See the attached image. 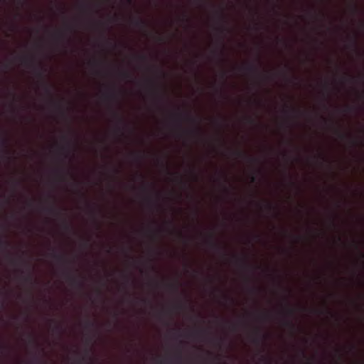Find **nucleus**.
Masks as SVG:
<instances>
[{"label":"nucleus","instance_id":"obj_1","mask_svg":"<svg viewBox=\"0 0 364 364\" xmlns=\"http://www.w3.org/2000/svg\"><path fill=\"white\" fill-rule=\"evenodd\" d=\"M205 119V117L200 112L191 117V123L193 125L191 129L193 137L196 143L203 147L208 144L206 132L203 127V122Z\"/></svg>","mask_w":364,"mask_h":364},{"label":"nucleus","instance_id":"obj_2","mask_svg":"<svg viewBox=\"0 0 364 364\" xmlns=\"http://www.w3.org/2000/svg\"><path fill=\"white\" fill-rule=\"evenodd\" d=\"M210 331L204 326H198L193 331V337L197 342H209L217 346H220L222 339H215L210 337Z\"/></svg>","mask_w":364,"mask_h":364},{"label":"nucleus","instance_id":"obj_3","mask_svg":"<svg viewBox=\"0 0 364 364\" xmlns=\"http://www.w3.org/2000/svg\"><path fill=\"white\" fill-rule=\"evenodd\" d=\"M198 236L201 240V244L214 250H220L221 247L215 242V232L213 229L209 230L208 232L198 229Z\"/></svg>","mask_w":364,"mask_h":364},{"label":"nucleus","instance_id":"obj_4","mask_svg":"<svg viewBox=\"0 0 364 364\" xmlns=\"http://www.w3.org/2000/svg\"><path fill=\"white\" fill-rule=\"evenodd\" d=\"M197 350L200 353V354L198 355V360L196 364H213L203 355L206 354L208 356H212L213 353L211 351L205 350L202 346H197Z\"/></svg>","mask_w":364,"mask_h":364},{"label":"nucleus","instance_id":"obj_5","mask_svg":"<svg viewBox=\"0 0 364 364\" xmlns=\"http://www.w3.org/2000/svg\"><path fill=\"white\" fill-rule=\"evenodd\" d=\"M205 160V158L203 157L200 159V164L198 167V173L195 175V179L196 181H201L203 179L204 173L205 170L202 167V164Z\"/></svg>","mask_w":364,"mask_h":364},{"label":"nucleus","instance_id":"obj_6","mask_svg":"<svg viewBox=\"0 0 364 364\" xmlns=\"http://www.w3.org/2000/svg\"><path fill=\"white\" fill-rule=\"evenodd\" d=\"M264 339H266V336L264 334H262L261 331L257 328L252 341L256 345H259Z\"/></svg>","mask_w":364,"mask_h":364},{"label":"nucleus","instance_id":"obj_7","mask_svg":"<svg viewBox=\"0 0 364 364\" xmlns=\"http://www.w3.org/2000/svg\"><path fill=\"white\" fill-rule=\"evenodd\" d=\"M242 70H245L246 72L259 75V70L258 68L253 63H247L245 66H243Z\"/></svg>","mask_w":364,"mask_h":364},{"label":"nucleus","instance_id":"obj_8","mask_svg":"<svg viewBox=\"0 0 364 364\" xmlns=\"http://www.w3.org/2000/svg\"><path fill=\"white\" fill-rule=\"evenodd\" d=\"M235 154L238 156V157H246L251 162H253V163H257L258 162V159H256L255 157H253V156H250L249 155H247L245 152L242 151V150L239 149V150H237L236 151H235Z\"/></svg>","mask_w":364,"mask_h":364},{"label":"nucleus","instance_id":"obj_9","mask_svg":"<svg viewBox=\"0 0 364 364\" xmlns=\"http://www.w3.org/2000/svg\"><path fill=\"white\" fill-rule=\"evenodd\" d=\"M235 259L237 263L242 268L245 269H250V267L247 262L246 259L243 257H235Z\"/></svg>","mask_w":364,"mask_h":364},{"label":"nucleus","instance_id":"obj_10","mask_svg":"<svg viewBox=\"0 0 364 364\" xmlns=\"http://www.w3.org/2000/svg\"><path fill=\"white\" fill-rule=\"evenodd\" d=\"M196 2L200 9H203L210 4V0H196Z\"/></svg>","mask_w":364,"mask_h":364},{"label":"nucleus","instance_id":"obj_11","mask_svg":"<svg viewBox=\"0 0 364 364\" xmlns=\"http://www.w3.org/2000/svg\"><path fill=\"white\" fill-rule=\"evenodd\" d=\"M284 323L286 326L289 327L292 330V331H294L295 325L293 323V322L291 321H290L288 318H286L284 321Z\"/></svg>","mask_w":364,"mask_h":364},{"label":"nucleus","instance_id":"obj_12","mask_svg":"<svg viewBox=\"0 0 364 364\" xmlns=\"http://www.w3.org/2000/svg\"><path fill=\"white\" fill-rule=\"evenodd\" d=\"M196 273L198 276L204 278L205 274V271H204V268H203V266L200 267L197 271H196Z\"/></svg>","mask_w":364,"mask_h":364},{"label":"nucleus","instance_id":"obj_13","mask_svg":"<svg viewBox=\"0 0 364 364\" xmlns=\"http://www.w3.org/2000/svg\"><path fill=\"white\" fill-rule=\"evenodd\" d=\"M216 30L220 34H223L226 31V28L223 25H220L216 28Z\"/></svg>","mask_w":364,"mask_h":364},{"label":"nucleus","instance_id":"obj_14","mask_svg":"<svg viewBox=\"0 0 364 364\" xmlns=\"http://www.w3.org/2000/svg\"><path fill=\"white\" fill-rule=\"evenodd\" d=\"M294 314V311L293 309L291 308H288L285 312V315L287 316V317H290V316H292Z\"/></svg>","mask_w":364,"mask_h":364},{"label":"nucleus","instance_id":"obj_15","mask_svg":"<svg viewBox=\"0 0 364 364\" xmlns=\"http://www.w3.org/2000/svg\"><path fill=\"white\" fill-rule=\"evenodd\" d=\"M285 114H289L290 112L294 113H298L299 112L298 110H296L295 109H289L288 107H287V109L284 110Z\"/></svg>","mask_w":364,"mask_h":364},{"label":"nucleus","instance_id":"obj_16","mask_svg":"<svg viewBox=\"0 0 364 364\" xmlns=\"http://www.w3.org/2000/svg\"><path fill=\"white\" fill-rule=\"evenodd\" d=\"M217 16H218V21L220 23V22H223V20H224V16H223V14L222 12H218L217 13Z\"/></svg>","mask_w":364,"mask_h":364},{"label":"nucleus","instance_id":"obj_17","mask_svg":"<svg viewBox=\"0 0 364 364\" xmlns=\"http://www.w3.org/2000/svg\"><path fill=\"white\" fill-rule=\"evenodd\" d=\"M260 360L265 363H270V360L268 359L267 357L264 356V355H262L261 358H260Z\"/></svg>","mask_w":364,"mask_h":364},{"label":"nucleus","instance_id":"obj_18","mask_svg":"<svg viewBox=\"0 0 364 364\" xmlns=\"http://www.w3.org/2000/svg\"><path fill=\"white\" fill-rule=\"evenodd\" d=\"M198 80H199L200 83L202 84L203 82V76L200 72L198 74Z\"/></svg>","mask_w":364,"mask_h":364},{"label":"nucleus","instance_id":"obj_19","mask_svg":"<svg viewBox=\"0 0 364 364\" xmlns=\"http://www.w3.org/2000/svg\"><path fill=\"white\" fill-rule=\"evenodd\" d=\"M204 55H204V53H203V52H200V53H198L197 54V56H196V57H197V58H198V60H200L201 58H203L204 57Z\"/></svg>","mask_w":364,"mask_h":364},{"label":"nucleus","instance_id":"obj_20","mask_svg":"<svg viewBox=\"0 0 364 364\" xmlns=\"http://www.w3.org/2000/svg\"><path fill=\"white\" fill-rule=\"evenodd\" d=\"M198 317L202 323H205V317L200 313Z\"/></svg>","mask_w":364,"mask_h":364},{"label":"nucleus","instance_id":"obj_21","mask_svg":"<svg viewBox=\"0 0 364 364\" xmlns=\"http://www.w3.org/2000/svg\"><path fill=\"white\" fill-rule=\"evenodd\" d=\"M352 7H353V11H354V12H357V11H358V6H357V5H356L355 4H353V6H352Z\"/></svg>","mask_w":364,"mask_h":364},{"label":"nucleus","instance_id":"obj_22","mask_svg":"<svg viewBox=\"0 0 364 364\" xmlns=\"http://www.w3.org/2000/svg\"><path fill=\"white\" fill-rule=\"evenodd\" d=\"M250 178L252 183H255L256 181V176L255 175H252Z\"/></svg>","mask_w":364,"mask_h":364},{"label":"nucleus","instance_id":"obj_23","mask_svg":"<svg viewBox=\"0 0 364 364\" xmlns=\"http://www.w3.org/2000/svg\"><path fill=\"white\" fill-rule=\"evenodd\" d=\"M352 43H353V46H357V41H356L355 38H353L352 39Z\"/></svg>","mask_w":364,"mask_h":364},{"label":"nucleus","instance_id":"obj_24","mask_svg":"<svg viewBox=\"0 0 364 364\" xmlns=\"http://www.w3.org/2000/svg\"><path fill=\"white\" fill-rule=\"evenodd\" d=\"M213 53L214 55H222L223 53L220 52V53H218V50H213Z\"/></svg>","mask_w":364,"mask_h":364},{"label":"nucleus","instance_id":"obj_25","mask_svg":"<svg viewBox=\"0 0 364 364\" xmlns=\"http://www.w3.org/2000/svg\"><path fill=\"white\" fill-rule=\"evenodd\" d=\"M261 318H262L263 320H267V319L269 318V315H267V314H265V315H262V316H261Z\"/></svg>","mask_w":364,"mask_h":364},{"label":"nucleus","instance_id":"obj_26","mask_svg":"<svg viewBox=\"0 0 364 364\" xmlns=\"http://www.w3.org/2000/svg\"><path fill=\"white\" fill-rule=\"evenodd\" d=\"M247 120L250 123H254L255 120L252 117H248Z\"/></svg>","mask_w":364,"mask_h":364},{"label":"nucleus","instance_id":"obj_27","mask_svg":"<svg viewBox=\"0 0 364 364\" xmlns=\"http://www.w3.org/2000/svg\"><path fill=\"white\" fill-rule=\"evenodd\" d=\"M337 132L338 133L339 136L341 137V138H345L346 137V135L341 133L340 132L337 131Z\"/></svg>","mask_w":364,"mask_h":364},{"label":"nucleus","instance_id":"obj_28","mask_svg":"<svg viewBox=\"0 0 364 364\" xmlns=\"http://www.w3.org/2000/svg\"><path fill=\"white\" fill-rule=\"evenodd\" d=\"M352 109H353V107H350V106H347V107H346V110H347L348 112H350V111H351Z\"/></svg>","mask_w":364,"mask_h":364},{"label":"nucleus","instance_id":"obj_29","mask_svg":"<svg viewBox=\"0 0 364 364\" xmlns=\"http://www.w3.org/2000/svg\"><path fill=\"white\" fill-rule=\"evenodd\" d=\"M267 207L268 208L269 210H272L273 208L272 205L271 204H267Z\"/></svg>","mask_w":364,"mask_h":364},{"label":"nucleus","instance_id":"obj_30","mask_svg":"<svg viewBox=\"0 0 364 364\" xmlns=\"http://www.w3.org/2000/svg\"><path fill=\"white\" fill-rule=\"evenodd\" d=\"M208 282L209 283H212L213 282V279H212V278L208 276Z\"/></svg>","mask_w":364,"mask_h":364},{"label":"nucleus","instance_id":"obj_31","mask_svg":"<svg viewBox=\"0 0 364 364\" xmlns=\"http://www.w3.org/2000/svg\"><path fill=\"white\" fill-rule=\"evenodd\" d=\"M250 291L252 292H255L256 291V289L255 287H252V288L250 289Z\"/></svg>","mask_w":364,"mask_h":364},{"label":"nucleus","instance_id":"obj_32","mask_svg":"<svg viewBox=\"0 0 364 364\" xmlns=\"http://www.w3.org/2000/svg\"><path fill=\"white\" fill-rule=\"evenodd\" d=\"M360 257H361L362 259H363V258H364V254H363V252H360Z\"/></svg>","mask_w":364,"mask_h":364},{"label":"nucleus","instance_id":"obj_33","mask_svg":"<svg viewBox=\"0 0 364 364\" xmlns=\"http://www.w3.org/2000/svg\"><path fill=\"white\" fill-rule=\"evenodd\" d=\"M232 329H233V330H235V329H236V325H235V324H234V325H232Z\"/></svg>","mask_w":364,"mask_h":364},{"label":"nucleus","instance_id":"obj_34","mask_svg":"<svg viewBox=\"0 0 364 364\" xmlns=\"http://www.w3.org/2000/svg\"><path fill=\"white\" fill-rule=\"evenodd\" d=\"M201 68H202V65H201L200 64H199V65H198V69H200H200H201Z\"/></svg>","mask_w":364,"mask_h":364},{"label":"nucleus","instance_id":"obj_35","mask_svg":"<svg viewBox=\"0 0 364 364\" xmlns=\"http://www.w3.org/2000/svg\"><path fill=\"white\" fill-rule=\"evenodd\" d=\"M301 354H302L304 356H305V353H304V351H303V350H302V351H301Z\"/></svg>","mask_w":364,"mask_h":364},{"label":"nucleus","instance_id":"obj_36","mask_svg":"<svg viewBox=\"0 0 364 364\" xmlns=\"http://www.w3.org/2000/svg\"><path fill=\"white\" fill-rule=\"evenodd\" d=\"M225 73H223L222 77H225Z\"/></svg>","mask_w":364,"mask_h":364},{"label":"nucleus","instance_id":"obj_37","mask_svg":"<svg viewBox=\"0 0 364 364\" xmlns=\"http://www.w3.org/2000/svg\"><path fill=\"white\" fill-rule=\"evenodd\" d=\"M200 90L202 92H203V88L200 87Z\"/></svg>","mask_w":364,"mask_h":364}]
</instances>
